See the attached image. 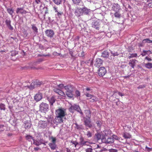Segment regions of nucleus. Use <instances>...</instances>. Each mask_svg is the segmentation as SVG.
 I'll return each instance as SVG.
<instances>
[{"instance_id":"obj_1","label":"nucleus","mask_w":152,"mask_h":152,"mask_svg":"<svg viewBox=\"0 0 152 152\" xmlns=\"http://www.w3.org/2000/svg\"><path fill=\"white\" fill-rule=\"evenodd\" d=\"M39 110L42 113H46L49 110V105L44 102L41 103L39 106Z\"/></svg>"},{"instance_id":"obj_2","label":"nucleus","mask_w":152,"mask_h":152,"mask_svg":"<svg viewBox=\"0 0 152 152\" xmlns=\"http://www.w3.org/2000/svg\"><path fill=\"white\" fill-rule=\"evenodd\" d=\"M75 110L77 111L81 115H83V113L82 112L79 106L75 104L73 105H72L69 108V111L71 113H74Z\"/></svg>"},{"instance_id":"obj_3","label":"nucleus","mask_w":152,"mask_h":152,"mask_svg":"<svg viewBox=\"0 0 152 152\" xmlns=\"http://www.w3.org/2000/svg\"><path fill=\"white\" fill-rule=\"evenodd\" d=\"M42 84V82L39 81L38 80L32 82L31 85L29 87V88L31 89H33L36 88Z\"/></svg>"},{"instance_id":"obj_4","label":"nucleus","mask_w":152,"mask_h":152,"mask_svg":"<svg viewBox=\"0 0 152 152\" xmlns=\"http://www.w3.org/2000/svg\"><path fill=\"white\" fill-rule=\"evenodd\" d=\"M56 114L57 116L64 117L65 115V112L63 109L61 108L56 110Z\"/></svg>"},{"instance_id":"obj_5","label":"nucleus","mask_w":152,"mask_h":152,"mask_svg":"<svg viewBox=\"0 0 152 152\" xmlns=\"http://www.w3.org/2000/svg\"><path fill=\"white\" fill-rule=\"evenodd\" d=\"M74 13L77 17H79L81 15H83V7L81 8L79 7H76Z\"/></svg>"},{"instance_id":"obj_6","label":"nucleus","mask_w":152,"mask_h":152,"mask_svg":"<svg viewBox=\"0 0 152 152\" xmlns=\"http://www.w3.org/2000/svg\"><path fill=\"white\" fill-rule=\"evenodd\" d=\"M47 125V123L46 121L40 120L39 121L38 124V127L40 129H44Z\"/></svg>"},{"instance_id":"obj_7","label":"nucleus","mask_w":152,"mask_h":152,"mask_svg":"<svg viewBox=\"0 0 152 152\" xmlns=\"http://www.w3.org/2000/svg\"><path fill=\"white\" fill-rule=\"evenodd\" d=\"M107 72L106 69L103 67H100L98 71V74L99 76L102 77L104 76Z\"/></svg>"},{"instance_id":"obj_8","label":"nucleus","mask_w":152,"mask_h":152,"mask_svg":"<svg viewBox=\"0 0 152 152\" xmlns=\"http://www.w3.org/2000/svg\"><path fill=\"white\" fill-rule=\"evenodd\" d=\"M84 122L85 125L91 128L92 127V124L91 121L90 120V118H84Z\"/></svg>"},{"instance_id":"obj_9","label":"nucleus","mask_w":152,"mask_h":152,"mask_svg":"<svg viewBox=\"0 0 152 152\" xmlns=\"http://www.w3.org/2000/svg\"><path fill=\"white\" fill-rule=\"evenodd\" d=\"M46 36L52 38L53 37L54 33V31L51 29H47L45 31Z\"/></svg>"},{"instance_id":"obj_10","label":"nucleus","mask_w":152,"mask_h":152,"mask_svg":"<svg viewBox=\"0 0 152 152\" xmlns=\"http://www.w3.org/2000/svg\"><path fill=\"white\" fill-rule=\"evenodd\" d=\"M42 98V93L39 92L34 96V99L37 102L40 101Z\"/></svg>"},{"instance_id":"obj_11","label":"nucleus","mask_w":152,"mask_h":152,"mask_svg":"<svg viewBox=\"0 0 152 152\" xmlns=\"http://www.w3.org/2000/svg\"><path fill=\"white\" fill-rule=\"evenodd\" d=\"M79 145L82 146L84 145H88L89 142L87 141H85L83 137H81L80 139Z\"/></svg>"},{"instance_id":"obj_12","label":"nucleus","mask_w":152,"mask_h":152,"mask_svg":"<svg viewBox=\"0 0 152 152\" xmlns=\"http://www.w3.org/2000/svg\"><path fill=\"white\" fill-rule=\"evenodd\" d=\"M53 91L54 92L57 93L59 95H61L64 97L66 96V95L64 92L61 90L60 89H59L57 88H56L54 89Z\"/></svg>"},{"instance_id":"obj_13","label":"nucleus","mask_w":152,"mask_h":152,"mask_svg":"<svg viewBox=\"0 0 152 152\" xmlns=\"http://www.w3.org/2000/svg\"><path fill=\"white\" fill-rule=\"evenodd\" d=\"M64 117H59L56 115L55 118V123L57 124H59L63 123V118Z\"/></svg>"},{"instance_id":"obj_14","label":"nucleus","mask_w":152,"mask_h":152,"mask_svg":"<svg viewBox=\"0 0 152 152\" xmlns=\"http://www.w3.org/2000/svg\"><path fill=\"white\" fill-rule=\"evenodd\" d=\"M103 61L99 58H97L94 64V65L97 67L100 66L102 64Z\"/></svg>"},{"instance_id":"obj_15","label":"nucleus","mask_w":152,"mask_h":152,"mask_svg":"<svg viewBox=\"0 0 152 152\" xmlns=\"http://www.w3.org/2000/svg\"><path fill=\"white\" fill-rule=\"evenodd\" d=\"M5 23L6 25L10 30H13V28L11 24V21L10 19H6L5 21Z\"/></svg>"},{"instance_id":"obj_16","label":"nucleus","mask_w":152,"mask_h":152,"mask_svg":"<svg viewBox=\"0 0 152 152\" xmlns=\"http://www.w3.org/2000/svg\"><path fill=\"white\" fill-rule=\"evenodd\" d=\"M27 12L24 10L23 8H18L16 10V12L17 14H20L22 15L26 14L27 13Z\"/></svg>"},{"instance_id":"obj_17","label":"nucleus","mask_w":152,"mask_h":152,"mask_svg":"<svg viewBox=\"0 0 152 152\" xmlns=\"http://www.w3.org/2000/svg\"><path fill=\"white\" fill-rule=\"evenodd\" d=\"M33 144L35 145L36 146H38L41 145L42 144H43L44 143L43 142V141L41 139L40 140H33Z\"/></svg>"},{"instance_id":"obj_18","label":"nucleus","mask_w":152,"mask_h":152,"mask_svg":"<svg viewBox=\"0 0 152 152\" xmlns=\"http://www.w3.org/2000/svg\"><path fill=\"white\" fill-rule=\"evenodd\" d=\"M136 62H137V61L135 59L130 60L129 63V64L132 68L134 69Z\"/></svg>"},{"instance_id":"obj_19","label":"nucleus","mask_w":152,"mask_h":152,"mask_svg":"<svg viewBox=\"0 0 152 152\" xmlns=\"http://www.w3.org/2000/svg\"><path fill=\"white\" fill-rule=\"evenodd\" d=\"M64 88L66 92H73V86L72 85H68L64 86Z\"/></svg>"},{"instance_id":"obj_20","label":"nucleus","mask_w":152,"mask_h":152,"mask_svg":"<svg viewBox=\"0 0 152 152\" xmlns=\"http://www.w3.org/2000/svg\"><path fill=\"white\" fill-rule=\"evenodd\" d=\"M83 14L84 13L86 15H88L91 12V10L85 7H83Z\"/></svg>"},{"instance_id":"obj_21","label":"nucleus","mask_w":152,"mask_h":152,"mask_svg":"<svg viewBox=\"0 0 152 152\" xmlns=\"http://www.w3.org/2000/svg\"><path fill=\"white\" fill-rule=\"evenodd\" d=\"M100 26L99 23L97 22H95L92 25V27L97 30H99Z\"/></svg>"},{"instance_id":"obj_22","label":"nucleus","mask_w":152,"mask_h":152,"mask_svg":"<svg viewBox=\"0 0 152 152\" xmlns=\"http://www.w3.org/2000/svg\"><path fill=\"white\" fill-rule=\"evenodd\" d=\"M48 100L50 103L51 105H53V104L55 102L56 100L55 98L53 96L50 98H48Z\"/></svg>"},{"instance_id":"obj_23","label":"nucleus","mask_w":152,"mask_h":152,"mask_svg":"<svg viewBox=\"0 0 152 152\" xmlns=\"http://www.w3.org/2000/svg\"><path fill=\"white\" fill-rule=\"evenodd\" d=\"M49 146L50 147L51 150H55L57 146L56 143H50L48 144Z\"/></svg>"},{"instance_id":"obj_24","label":"nucleus","mask_w":152,"mask_h":152,"mask_svg":"<svg viewBox=\"0 0 152 152\" xmlns=\"http://www.w3.org/2000/svg\"><path fill=\"white\" fill-rule=\"evenodd\" d=\"M85 113L86 116L88 118H90L91 116V112L89 110H86L85 111Z\"/></svg>"},{"instance_id":"obj_25","label":"nucleus","mask_w":152,"mask_h":152,"mask_svg":"<svg viewBox=\"0 0 152 152\" xmlns=\"http://www.w3.org/2000/svg\"><path fill=\"white\" fill-rule=\"evenodd\" d=\"M123 136L126 139H129L131 137V135L126 132L124 133Z\"/></svg>"},{"instance_id":"obj_26","label":"nucleus","mask_w":152,"mask_h":152,"mask_svg":"<svg viewBox=\"0 0 152 152\" xmlns=\"http://www.w3.org/2000/svg\"><path fill=\"white\" fill-rule=\"evenodd\" d=\"M109 56V53L107 51H103L102 54V56L104 58L108 57Z\"/></svg>"},{"instance_id":"obj_27","label":"nucleus","mask_w":152,"mask_h":152,"mask_svg":"<svg viewBox=\"0 0 152 152\" xmlns=\"http://www.w3.org/2000/svg\"><path fill=\"white\" fill-rule=\"evenodd\" d=\"M90 99V101L92 102H93L94 101H97L99 100L98 98L93 95H92V96L91 97Z\"/></svg>"},{"instance_id":"obj_28","label":"nucleus","mask_w":152,"mask_h":152,"mask_svg":"<svg viewBox=\"0 0 152 152\" xmlns=\"http://www.w3.org/2000/svg\"><path fill=\"white\" fill-rule=\"evenodd\" d=\"M7 12L12 16H13V13L14 12V10L12 8H7Z\"/></svg>"},{"instance_id":"obj_29","label":"nucleus","mask_w":152,"mask_h":152,"mask_svg":"<svg viewBox=\"0 0 152 152\" xmlns=\"http://www.w3.org/2000/svg\"><path fill=\"white\" fill-rule=\"evenodd\" d=\"M32 28L34 33H37L38 32V29L37 27L34 24H32L31 25Z\"/></svg>"},{"instance_id":"obj_30","label":"nucleus","mask_w":152,"mask_h":152,"mask_svg":"<svg viewBox=\"0 0 152 152\" xmlns=\"http://www.w3.org/2000/svg\"><path fill=\"white\" fill-rule=\"evenodd\" d=\"M145 66L146 68L148 69H151L152 68V63L148 62L145 64Z\"/></svg>"},{"instance_id":"obj_31","label":"nucleus","mask_w":152,"mask_h":152,"mask_svg":"<svg viewBox=\"0 0 152 152\" xmlns=\"http://www.w3.org/2000/svg\"><path fill=\"white\" fill-rule=\"evenodd\" d=\"M31 124L30 122H29L28 121L26 122L25 123V128L26 129H29L31 127Z\"/></svg>"},{"instance_id":"obj_32","label":"nucleus","mask_w":152,"mask_h":152,"mask_svg":"<svg viewBox=\"0 0 152 152\" xmlns=\"http://www.w3.org/2000/svg\"><path fill=\"white\" fill-rule=\"evenodd\" d=\"M137 56V53H132L129 54L128 55V58L130 59L132 58H135Z\"/></svg>"},{"instance_id":"obj_33","label":"nucleus","mask_w":152,"mask_h":152,"mask_svg":"<svg viewBox=\"0 0 152 152\" xmlns=\"http://www.w3.org/2000/svg\"><path fill=\"white\" fill-rule=\"evenodd\" d=\"M107 144L111 143L114 142V140L113 138L110 137L107 138Z\"/></svg>"},{"instance_id":"obj_34","label":"nucleus","mask_w":152,"mask_h":152,"mask_svg":"<svg viewBox=\"0 0 152 152\" xmlns=\"http://www.w3.org/2000/svg\"><path fill=\"white\" fill-rule=\"evenodd\" d=\"M73 4L76 5H79L81 0H72Z\"/></svg>"},{"instance_id":"obj_35","label":"nucleus","mask_w":152,"mask_h":152,"mask_svg":"<svg viewBox=\"0 0 152 152\" xmlns=\"http://www.w3.org/2000/svg\"><path fill=\"white\" fill-rule=\"evenodd\" d=\"M26 140L29 141H31V140H34L32 136L29 135H27L26 136Z\"/></svg>"},{"instance_id":"obj_36","label":"nucleus","mask_w":152,"mask_h":152,"mask_svg":"<svg viewBox=\"0 0 152 152\" xmlns=\"http://www.w3.org/2000/svg\"><path fill=\"white\" fill-rule=\"evenodd\" d=\"M66 95L67 96L72 98L73 96V94H72V92H66Z\"/></svg>"},{"instance_id":"obj_37","label":"nucleus","mask_w":152,"mask_h":152,"mask_svg":"<svg viewBox=\"0 0 152 152\" xmlns=\"http://www.w3.org/2000/svg\"><path fill=\"white\" fill-rule=\"evenodd\" d=\"M142 42L143 43H152V40H150L149 39L147 38L144 39L143 40Z\"/></svg>"},{"instance_id":"obj_38","label":"nucleus","mask_w":152,"mask_h":152,"mask_svg":"<svg viewBox=\"0 0 152 152\" xmlns=\"http://www.w3.org/2000/svg\"><path fill=\"white\" fill-rule=\"evenodd\" d=\"M114 15L115 17L117 18H119L121 16V14L118 12H116L114 14Z\"/></svg>"},{"instance_id":"obj_39","label":"nucleus","mask_w":152,"mask_h":152,"mask_svg":"<svg viewBox=\"0 0 152 152\" xmlns=\"http://www.w3.org/2000/svg\"><path fill=\"white\" fill-rule=\"evenodd\" d=\"M50 140H51L52 143H56V138L55 137H54L51 136L50 138Z\"/></svg>"},{"instance_id":"obj_40","label":"nucleus","mask_w":152,"mask_h":152,"mask_svg":"<svg viewBox=\"0 0 152 152\" xmlns=\"http://www.w3.org/2000/svg\"><path fill=\"white\" fill-rule=\"evenodd\" d=\"M53 1L54 3L57 5L60 4L62 2L61 0H53Z\"/></svg>"},{"instance_id":"obj_41","label":"nucleus","mask_w":152,"mask_h":152,"mask_svg":"<svg viewBox=\"0 0 152 152\" xmlns=\"http://www.w3.org/2000/svg\"><path fill=\"white\" fill-rule=\"evenodd\" d=\"M113 6L114 7L113 8V10L114 11H117L118 10H119L118 9H118L117 8L116 9H115V7H120L119 5H118V4H114L113 5Z\"/></svg>"},{"instance_id":"obj_42","label":"nucleus","mask_w":152,"mask_h":152,"mask_svg":"<svg viewBox=\"0 0 152 152\" xmlns=\"http://www.w3.org/2000/svg\"><path fill=\"white\" fill-rule=\"evenodd\" d=\"M95 136L97 140H100L101 138V135L100 133L96 134Z\"/></svg>"},{"instance_id":"obj_43","label":"nucleus","mask_w":152,"mask_h":152,"mask_svg":"<svg viewBox=\"0 0 152 152\" xmlns=\"http://www.w3.org/2000/svg\"><path fill=\"white\" fill-rule=\"evenodd\" d=\"M5 105L1 103L0 104V109L1 110H5Z\"/></svg>"},{"instance_id":"obj_44","label":"nucleus","mask_w":152,"mask_h":152,"mask_svg":"<svg viewBox=\"0 0 152 152\" xmlns=\"http://www.w3.org/2000/svg\"><path fill=\"white\" fill-rule=\"evenodd\" d=\"M143 52H144L145 53V55L148 54H151L152 53L151 52L150 50H143Z\"/></svg>"},{"instance_id":"obj_45","label":"nucleus","mask_w":152,"mask_h":152,"mask_svg":"<svg viewBox=\"0 0 152 152\" xmlns=\"http://www.w3.org/2000/svg\"><path fill=\"white\" fill-rule=\"evenodd\" d=\"M75 128L77 129H82V126L78 125L77 123H75Z\"/></svg>"},{"instance_id":"obj_46","label":"nucleus","mask_w":152,"mask_h":152,"mask_svg":"<svg viewBox=\"0 0 152 152\" xmlns=\"http://www.w3.org/2000/svg\"><path fill=\"white\" fill-rule=\"evenodd\" d=\"M86 135L88 137H91L92 136V133L91 132H90L89 131H87Z\"/></svg>"},{"instance_id":"obj_47","label":"nucleus","mask_w":152,"mask_h":152,"mask_svg":"<svg viewBox=\"0 0 152 152\" xmlns=\"http://www.w3.org/2000/svg\"><path fill=\"white\" fill-rule=\"evenodd\" d=\"M145 60H147L148 62H149L152 61V59L151 58L147 56L145 58Z\"/></svg>"},{"instance_id":"obj_48","label":"nucleus","mask_w":152,"mask_h":152,"mask_svg":"<svg viewBox=\"0 0 152 152\" xmlns=\"http://www.w3.org/2000/svg\"><path fill=\"white\" fill-rule=\"evenodd\" d=\"M75 94L76 97H78L80 96V92L78 90H76L75 91Z\"/></svg>"},{"instance_id":"obj_49","label":"nucleus","mask_w":152,"mask_h":152,"mask_svg":"<svg viewBox=\"0 0 152 152\" xmlns=\"http://www.w3.org/2000/svg\"><path fill=\"white\" fill-rule=\"evenodd\" d=\"M56 13H57V14L56 15H57L59 17H60L63 14V12H58H58H56Z\"/></svg>"},{"instance_id":"obj_50","label":"nucleus","mask_w":152,"mask_h":152,"mask_svg":"<svg viewBox=\"0 0 152 152\" xmlns=\"http://www.w3.org/2000/svg\"><path fill=\"white\" fill-rule=\"evenodd\" d=\"M58 88H59L60 90L63 89L64 87V85L62 84H59L57 86Z\"/></svg>"},{"instance_id":"obj_51","label":"nucleus","mask_w":152,"mask_h":152,"mask_svg":"<svg viewBox=\"0 0 152 152\" xmlns=\"http://www.w3.org/2000/svg\"><path fill=\"white\" fill-rule=\"evenodd\" d=\"M109 152H117V150L114 149H110L108 150Z\"/></svg>"},{"instance_id":"obj_52","label":"nucleus","mask_w":152,"mask_h":152,"mask_svg":"<svg viewBox=\"0 0 152 152\" xmlns=\"http://www.w3.org/2000/svg\"><path fill=\"white\" fill-rule=\"evenodd\" d=\"M93 149L91 148H89L86 149V152H92Z\"/></svg>"},{"instance_id":"obj_53","label":"nucleus","mask_w":152,"mask_h":152,"mask_svg":"<svg viewBox=\"0 0 152 152\" xmlns=\"http://www.w3.org/2000/svg\"><path fill=\"white\" fill-rule=\"evenodd\" d=\"M85 95L87 97H89L90 98L89 99H90L91 97L92 96V95L88 93H86Z\"/></svg>"},{"instance_id":"obj_54","label":"nucleus","mask_w":152,"mask_h":152,"mask_svg":"<svg viewBox=\"0 0 152 152\" xmlns=\"http://www.w3.org/2000/svg\"><path fill=\"white\" fill-rule=\"evenodd\" d=\"M111 53L112 54L113 56H118L119 55V54L117 52H116L115 53H113V52H111Z\"/></svg>"},{"instance_id":"obj_55","label":"nucleus","mask_w":152,"mask_h":152,"mask_svg":"<svg viewBox=\"0 0 152 152\" xmlns=\"http://www.w3.org/2000/svg\"><path fill=\"white\" fill-rule=\"evenodd\" d=\"M102 141L103 142L107 143V139L106 138H103L102 139Z\"/></svg>"},{"instance_id":"obj_56","label":"nucleus","mask_w":152,"mask_h":152,"mask_svg":"<svg viewBox=\"0 0 152 152\" xmlns=\"http://www.w3.org/2000/svg\"><path fill=\"white\" fill-rule=\"evenodd\" d=\"M71 143H72V144L75 145V147H76V145H78L79 144V143H78V142H77L76 141H73V142H71Z\"/></svg>"},{"instance_id":"obj_57","label":"nucleus","mask_w":152,"mask_h":152,"mask_svg":"<svg viewBox=\"0 0 152 152\" xmlns=\"http://www.w3.org/2000/svg\"><path fill=\"white\" fill-rule=\"evenodd\" d=\"M145 149L147 151L149 152L152 151V148H150L147 147V146L145 147Z\"/></svg>"},{"instance_id":"obj_58","label":"nucleus","mask_w":152,"mask_h":152,"mask_svg":"<svg viewBox=\"0 0 152 152\" xmlns=\"http://www.w3.org/2000/svg\"><path fill=\"white\" fill-rule=\"evenodd\" d=\"M113 139L114 138L116 140H118L119 139V138L117 136L115 135H113Z\"/></svg>"},{"instance_id":"obj_59","label":"nucleus","mask_w":152,"mask_h":152,"mask_svg":"<svg viewBox=\"0 0 152 152\" xmlns=\"http://www.w3.org/2000/svg\"><path fill=\"white\" fill-rule=\"evenodd\" d=\"M53 9L55 11V12H58V9L56 7H53Z\"/></svg>"},{"instance_id":"obj_60","label":"nucleus","mask_w":152,"mask_h":152,"mask_svg":"<svg viewBox=\"0 0 152 152\" xmlns=\"http://www.w3.org/2000/svg\"><path fill=\"white\" fill-rule=\"evenodd\" d=\"M35 4H39L40 3H41V0H35Z\"/></svg>"},{"instance_id":"obj_61","label":"nucleus","mask_w":152,"mask_h":152,"mask_svg":"<svg viewBox=\"0 0 152 152\" xmlns=\"http://www.w3.org/2000/svg\"><path fill=\"white\" fill-rule=\"evenodd\" d=\"M95 149H97L100 148V147L99 146V145H95Z\"/></svg>"},{"instance_id":"obj_62","label":"nucleus","mask_w":152,"mask_h":152,"mask_svg":"<svg viewBox=\"0 0 152 152\" xmlns=\"http://www.w3.org/2000/svg\"><path fill=\"white\" fill-rule=\"evenodd\" d=\"M118 95H119L120 96H123L124 95V94H122L120 92H118Z\"/></svg>"},{"instance_id":"obj_63","label":"nucleus","mask_w":152,"mask_h":152,"mask_svg":"<svg viewBox=\"0 0 152 152\" xmlns=\"http://www.w3.org/2000/svg\"><path fill=\"white\" fill-rule=\"evenodd\" d=\"M145 87V86H144V85H140V86L138 87V88H144Z\"/></svg>"},{"instance_id":"obj_64","label":"nucleus","mask_w":152,"mask_h":152,"mask_svg":"<svg viewBox=\"0 0 152 152\" xmlns=\"http://www.w3.org/2000/svg\"><path fill=\"white\" fill-rule=\"evenodd\" d=\"M66 152H71L70 149H69L68 148H66Z\"/></svg>"}]
</instances>
